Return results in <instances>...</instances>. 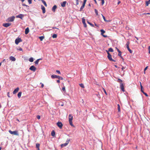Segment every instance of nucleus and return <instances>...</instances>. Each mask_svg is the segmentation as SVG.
Listing matches in <instances>:
<instances>
[{
    "instance_id": "obj_32",
    "label": "nucleus",
    "mask_w": 150,
    "mask_h": 150,
    "mask_svg": "<svg viewBox=\"0 0 150 150\" xmlns=\"http://www.w3.org/2000/svg\"><path fill=\"white\" fill-rule=\"evenodd\" d=\"M29 61L30 62H32L33 61V57L30 58L29 59Z\"/></svg>"
},
{
    "instance_id": "obj_26",
    "label": "nucleus",
    "mask_w": 150,
    "mask_h": 150,
    "mask_svg": "<svg viewBox=\"0 0 150 150\" xmlns=\"http://www.w3.org/2000/svg\"><path fill=\"white\" fill-rule=\"evenodd\" d=\"M42 2L43 3L44 5L45 6L47 7V5L46 3V2L44 0H42Z\"/></svg>"
},
{
    "instance_id": "obj_43",
    "label": "nucleus",
    "mask_w": 150,
    "mask_h": 150,
    "mask_svg": "<svg viewBox=\"0 0 150 150\" xmlns=\"http://www.w3.org/2000/svg\"><path fill=\"white\" fill-rule=\"evenodd\" d=\"M32 0H28V1L29 4H30L32 3Z\"/></svg>"
},
{
    "instance_id": "obj_47",
    "label": "nucleus",
    "mask_w": 150,
    "mask_h": 150,
    "mask_svg": "<svg viewBox=\"0 0 150 150\" xmlns=\"http://www.w3.org/2000/svg\"><path fill=\"white\" fill-rule=\"evenodd\" d=\"M103 88V90L104 91V92L105 93V94L106 95H107V93L106 91Z\"/></svg>"
},
{
    "instance_id": "obj_51",
    "label": "nucleus",
    "mask_w": 150,
    "mask_h": 150,
    "mask_svg": "<svg viewBox=\"0 0 150 150\" xmlns=\"http://www.w3.org/2000/svg\"><path fill=\"white\" fill-rule=\"evenodd\" d=\"M143 15L150 14V13H143Z\"/></svg>"
},
{
    "instance_id": "obj_39",
    "label": "nucleus",
    "mask_w": 150,
    "mask_h": 150,
    "mask_svg": "<svg viewBox=\"0 0 150 150\" xmlns=\"http://www.w3.org/2000/svg\"><path fill=\"white\" fill-rule=\"evenodd\" d=\"M110 52H113V50L112 48H110L108 50V51Z\"/></svg>"
},
{
    "instance_id": "obj_34",
    "label": "nucleus",
    "mask_w": 150,
    "mask_h": 150,
    "mask_svg": "<svg viewBox=\"0 0 150 150\" xmlns=\"http://www.w3.org/2000/svg\"><path fill=\"white\" fill-rule=\"evenodd\" d=\"M57 35L56 34H54L53 35L52 37L53 38H56L57 37Z\"/></svg>"
},
{
    "instance_id": "obj_11",
    "label": "nucleus",
    "mask_w": 150,
    "mask_h": 150,
    "mask_svg": "<svg viewBox=\"0 0 150 150\" xmlns=\"http://www.w3.org/2000/svg\"><path fill=\"white\" fill-rule=\"evenodd\" d=\"M29 69L30 70L35 72L36 69V68L34 66H32L30 67Z\"/></svg>"
},
{
    "instance_id": "obj_31",
    "label": "nucleus",
    "mask_w": 150,
    "mask_h": 150,
    "mask_svg": "<svg viewBox=\"0 0 150 150\" xmlns=\"http://www.w3.org/2000/svg\"><path fill=\"white\" fill-rule=\"evenodd\" d=\"M117 108L118 112H120V107L119 104L117 105Z\"/></svg>"
},
{
    "instance_id": "obj_44",
    "label": "nucleus",
    "mask_w": 150,
    "mask_h": 150,
    "mask_svg": "<svg viewBox=\"0 0 150 150\" xmlns=\"http://www.w3.org/2000/svg\"><path fill=\"white\" fill-rule=\"evenodd\" d=\"M88 22V23L89 24H90V25H91L92 26L94 27V25H93L91 23H90L89 22Z\"/></svg>"
},
{
    "instance_id": "obj_52",
    "label": "nucleus",
    "mask_w": 150,
    "mask_h": 150,
    "mask_svg": "<svg viewBox=\"0 0 150 150\" xmlns=\"http://www.w3.org/2000/svg\"><path fill=\"white\" fill-rule=\"evenodd\" d=\"M59 105H60L61 106H63L64 105V104L63 103H62L61 104H60V103H59Z\"/></svg>"
},
{
    "instance_id": "obj_1",
    "label": "nucleus",
    "mask_w": 150,
    "mask_h": 150,
    "mask_svg": "<svg viewBox=\"0 0 150 150\" xmlns=\"http://www.w3.org/2000/svg\"><path fill=\"white\" fill-rule=\"evenodd\" d=\"M73 119V116L71 114H69V123L70 125L74 127L73 125V124L72 120Z\"/></svg>"
},
{
    "instance_id": "obj_45",
    "label": "nucleus",
    "mask_w": 150,
    "mask_h": 150,
    "mask_svg": "<svg viewBox=\"0 0 150 150\" xmlns=\"http://www.w3.org/2000/svg\"><path fill=\"white\" fill-rule=\"evenodd\" d=\"M56 72L57 73H58V74H61V73H60V71H59V70H56Z\"/></svg>"
},
{
    "instance_id": "obj_30",
    "label": "nucleus",
    "mask_w": 150,
    "mask_h": 150,
    "mask_svg": "<svg viewBox=\"0 0 150 150\" xmlns=\"http://www.w3.org/2000/svg\"><path fill=\"white\" fill-rule=\"evenodd\" d=\"M79 85L81 87L83 88H84L85 87L83 84V83L79 84Z\"/></svg>"
},
{
    "instance_id": "obj_3",
    "label": "nucleus",
    "mask_w": 150,
    "mask_h": 150,
    "mask_svg": "<svg viewBox=\"0 0 150 150\" xmlns=\"http://www.w3.org/2000/svg\"><path fill=\"white\" fill-rule=\"evenodd\" d=\"M93 96L96 100H99L100 98V95L98 92L97 93L94 94Z\"/></svg>"
},
{
    "instance_id": "obj_58",
    "label": "nucleus",
    "mask_w": 150,
    "mask_h": 150,
    "mask_svg": "<svg viewBox=\"0 0 150 150\" xmlns=\"http://www.w3.org/2000/svg\"><path fill=\"white\" fill-rule=\"evenodd\" d=\"M9 92H8V93H7V95H8V96L9 97H10V96H9Z\"/></svg>"
},
{
    "instance_id": "obj_22",
    "label": "nucleus",
    "mask_w": 150,
    "mask_h": 150,
    "mask_svg": "<svg viewBox=\"0 0 150 150\" xmlns=\"http://www.w3.org/2000/svg\"><path fill=\"white\" fill-rule=\"evenodd\" d=\"M57 8V6L56 5H54L52 8V11H53L54 12L55 10V9H56Z\"/></svg>"
},
{
    "instance_id": "obj_7",
    "label": "nucleus",
    "mask_w": 150,
    "mask_h": 150,
    "mask_svg": "<svg viewBox=\"0 0 150 150\" xmlns=\"http://www.w3.org/2000/svg\"><path fill=\"white\" fill-rule=\"evenodd\" d=\"M15 18V17L14 16H12L8 18L6 21L8 22H12L14 20Z\"/></svg>"
},
{
    "instance_id": "obj_63",
    "label": "nucleus",
    "mask_w": 150,
    "mask_h": 150,
    "mask_svg": "<svg viewBox=\"0 0 150 150\" xmlns=\"http://www.w3.org/2000/svg\"><path fill=\"white\" fill-rule=\"evenodd\" d=\"M16 120L17 121H18L19 122H20L19 120L18 119H16Z\"/></svg>"
},
{
    "instance_id": "obj_9",
    "label": "nucleus",
    "mask_w": 150,
    "mask_h": 150,
    "mask_svg": "<svg viewBox=\"0 0 150 150\" xmlns=\"http://www.w3.org/2000/svg\"><path fill=\"white\" fill-rule=\"evenodd\" d=\"M129 41H128L127 43H126V47L127 48L128 50L129 51L130 53H132V50L130 49L129 47Z\"/></svg>"
},
{
    "instance_id": "obj_27",
    "label": "nucleus",
    "mask_w": 150,
    "mask_h": 150,
    "mask_svg": "<svg viewBox=\"0 0 150 150\" xmlns=\"http://www.w3.org/2000/svg\"><path fill=\"white\" fill-rule=\"evenodd\" d=\"M44 38V37L43 36H40L39 37V38L40 40V41H42Z\"/></svg>"
},
{
    "instance_id": "obj_13",
    "label": "nucleus",
    "mask_w": 150,
    "mask_h": 150,
    "mask_svg": "<svg viewBox=\"0 0 150 150\" xmlns=\"http://www.w3.org/2000/svg\"><path fill=\"white\" fill-rule=\"evenodd\" d=\"M11 23H6L3 24V26L5 27H8L11 25Z\"/></svg>"
},
{
    "instance_id": "obj_2",
    "label": "nucleus",
    "mask_w": 150,
    "mask_h": 150,
    "mask_svg": "<svg viewBox=\"0 0 150 150\" xmlns=\"http://www.w3.org/2000/svg\"><path fill=\"white\" fill-rule=\"evenodd\" d=\"M8 132L11 134L17 136H19V135L18 132L16 130L13 131H12L11 130H9Z\"/></svg>"
},
{
    "instance_id": "obj_19",
    "label": "nucleus",
    "mask_w": 150,
    "mask_h": 150,
    "mask_svg": "<svg viewBox=\"0 0 150 150\" xmlns=\"http://www.w3.org/2000/svg\"><path fill=\"white\" fill-rule=\"evenodd\" d=\"M9 59H10V60H11L13 61H15V60H16L15 58L14 57L12 56H11L9 57Z\"/></svg>"
},
{
    "instance_id": "obj_54",
    "label": "nucleus",
    "mask_w": 150,
    "mask_h": 150,
    "mask_svg": "<svg viewBox=\"0 0 150 150\" xmlns=\"http://www.w3.org/2000/svg\"><path fill=\"white\" fill-rule=\"evenodd\" d=\"M148 66L146 67L144 69V71H145L148 68Z\"/></svg>"
},
{
    "instance_id": "obj_25",
    "label": "nucleus",
    "mask_w": 150,
    "mask_h": 150,
    "mask_svg": "<svg viewBox=\"0 0 150 150\" xmlns=\"http://www.w3.org/2000/svg\"><path fill=\"white\" fill-rule=\"evenodd\" d=\"M42 59H37L35 62V64H38V62H39V60H41Z\"/></svg>"
},
{
    "instance_id": "obj_57",
    "label": "nucleus",
    "mask_w": 150,
    "mask_h": 150,
    "mask_svg": "<svg viewBox=\"0 0 150 150\" xmlns=\"http://www.w3.org/2000/svg\"><path fill=\"white\" fill-rule=\"evenodd\" d=\"M116 48L117 49V51L118 52H120V51L119 50V49L117 47H116Z\"/></svg>"
},
{
    "instance_id": "obj_29",
    "label": "nucleus",
    "mask_w": 150,
    "mask_h": 150,
    "mask_svg": "<svg viewBox=\"0 0 150 150\" xmlns=\"http://www.w3.org/2000/svg\"><path fill=\"white\" fill-rule=\"evenodd\" d=\"M86 1H87V0H83V5L82 6H83L84 7L85 6V4H86Z\"/></svg>"
},
{
    "instance_id": "obj_6",
    "label": "nucleus",
    "mask_w": 150,
    "mask_h": 150,
    "mask_svg": "<svg viewBox=\"0 0 150 150\" xmlns=\"http://www.w3.org/2000/svg\"><path fill=\"white\" fill-rule=\"evenodd\" d=\"M22 41V40L21 38H18L15 40V43L16 44L18 45L20 42Z\"/></svg>"
},
{
    "instance_id": "obj_15",
    "label": "nucleus",
    "mask_w": 150,
    "mask_h": 150,
    "mask_svg": "<svg viewBox=\"0 0 150 150\" xmlns=\"http://www.w3.org/2000/svg\"><path fill=\"white\" fill-rule=\"evenodd\" d=\"M100 32H101V34L102 35V36L105 38H106L107 37V36L106 35H103V34L105 33V31L103 29L100 30Z\"/></svg>"
},
{
    "instance_id": "obj_36",
    "label": "nucleus",
    "mask_w": 150,
    "mask_h": 150,
    "mask_svg": "<svg viewBox=\"0 0 150 150\" xmlns=\"http://www.w3.org/2000/svg\"><path fill=\"white\" fill-rule=\"evenodd\" d=\"M39 146H40V144H38V143L36 144V148H37L38 149L39 148Z\"/></svg>"
},
{
    "instance_id": "obj_50",
    "label": "nucleus",
    "mask_w": 150,
    "mask_h": 150,
    "mask_svg": "<svg viewBox=\"0 0 150 150\" xmlns=\"http://www.w3.org/2000/svg\"><path fill=\"white\" fill-rule=\"evenodd\" d=\"M40 84H41V87L43 88L44 86V85L42 83H40Z\"/></svg>"
},
{
    "instance_id": "obj_40",
    "label": "nucleus",
    "mask_w": 150,
    "mask_h": 150,
    "mask_svg": "<svg viewBox=\"0 0 150 150\" xmlns=\"http://www.w3.org/2000/svg\"><path fill=\"white\" fill-rule=\"evenodd\" d=\"M149 4V3L148 2H147V1H146V6H148Z\"/></svg>"
},
{
    "instance_id": "obj_14",
    "label": "nucleus",
    "mask_w": 150,
    "mask_h": 150,
    "mask_svg": "<svg viewBox=\"0 0 150 150\" xmlns=\"http://www.w3.org/2000/svg\"><path fill=\"white\" fill-rule=\"evenodd\" d=\"M24 15L23 14H20L19 15L16 16V18H19L22 19H23V18L24 17Z\"/></svg>"
},
{
    "instance_id": "obj_16",
    "label": "nucleus",
    "mask_w": 150,
    "mask_h": 150,
    "mask_svg": "<svg viewBox=\"0 0 150 150\" xmlns=\"http://www.w3.org/2000/svg\"><path fill=\"white\" fill-rule=\"evenodd\" d=\"M82 22L83 23L84 25V27L86 28V27L87 25H86V23H85V19L84 18H82Z\"/></svg>"
},
{
    "instance_id": "obj_61",
    "label": "nucleus",
    "mask_w": 150,
    "mask_h": 150,
    "mask_svg": "<svg viewBox=\"0 0 150 150\" xmlns=\"http://www.w3.org/2000/svg\"><path fill=\"white\" fill-rule=\"evenodd\" d=\"M135 38H136V39H137V40H138V38L137 37H135Z\"/></svg>"
},
{
    "instance_id": "obj_48",
    "label": "nucleus",
    "mask_w": 150,
    "mask_h": 150,
    "mask_svg": "<svg viewBox=\"0 0 150 150\" xmlns=\"http://www.w3.org/2000/svg\"><path fill=\"white\" fill-rule=\"evenodd\" d=\"M37 118L38 119H40V115H38L37 116Z\"/></svg>"
},
{
    "instance_id": "obj_28",
    "label": "nucleus",
    "mask_w": 150,
    "mask_h": 150,
    "mask_svg": "<svg viewBox=\"0 0 150 150\" xmlns=\"http://www.w3.org/2000/svg\"><path fill=\"white\" fill-rule=\"evenodd\" d=\"M140 86H141V91L143 93V92H144L143 90V87L142 86L141 82H140Z\"/></svg>"
},
{
    "instance_id": "obj_21",
    "label": "nucleus",
    "mask_w": 150,
    "mask_h": 150,
    "mask_svg": "<svg viewBox=\"0 0 150 150\" xmlns=\"http://www.w3.org/2000/svg\"><path fill=\"white\" fill-rule=\"evenodd\" d=\"M66 3V1H64L62 3H61V6L62 7H64L65 6Z\"/></svg>"
},
{
    "instance_id": "obj_8",
    "label": "nucleus",
    "mask_w": 150,
    "mask_h": 150,
    "mask_svg": "<svg viewBox=\"0 0 150 150\" xmlns=\"http://www.w3.org/2000/svg\"><path fill=\"white\" fill-rule=\"evenodd\" d=\"M70 141L69 139H67V140L66 141V142L65 143L63 144H61V146L62 148L63 147L65 146H67L68 144H69V142Z\"/></svg>"
},
{
    "instance_id": "obj_38",
    "label": "nucleus",
    "mask_w": 150,
    "mask_h": 150,
    "mask_svg": "<svg viewBox=\"0 0 150 150\" xmlns=\"http://www.w3.org/2000/svg\"><path fill=\"white\" fill-rule=\"evenodd\" d=\"M101 15H102V17L104 20V21H105V22H108V21L106 20V19H105V17L102 15V14H101Z\"/></svg>"
},
{
    "instance_id": "obj_24",
    "label": "nucleus",
    "mask_w": 150,
    "mask_h": 150,
    "mask_svg": "<svg viewBox=\"0 0 150 150\" xmlns=\"http://www.w3.org/2000/svg\"><path fill=\"white\" fill-rule=\"evenodd\" d=\"M22 94V92H19L18 94V96L19 98H20Z\"/></svg>"
},
{
    "instance_id": "obj_46",
    "label": "nucleus",
    "mask_w": 150,
    "mask_h": 150,
    "mask_svg": "<svg viewBox=\"0 0 150 150\" xmlns=\"http://www.w3.org/2000/svg\"><path fill=\"white\" fill-rule=\"evenodd\" d=\"M76 2V5H77L79 4V0H75Z\"/></svg>"
},
{
    "instance_id": "obj_60",
    "label": "nucleus",
    "mask_w": 150,
    "mask_h": 150,
    "mask_svg": "<svg viewBox=\"0 0 150 150\" xmlns=\"http://www.w3.org/2000/svg\"><path fill=\"white\" fill-rule=\"evenodd\" d=\"M19 50H20V51H22V49L21 48H19Z\"/></svg>"
},
{
    "instance_id": "obj_49",
    "label": "nucleus",
    "mask_w": 150,
    "mask_h": 150,
    "mask_svg": "<svg viewBox=\"0 0 150 150\" xmlns=\"http://www.w3.org/2000/svg\"><path fill=\"white\" fill-rule=\"evenodd\" d=\"M84 8V7L81 6V8H80V11H81L82 9H83V8Z\"/></svg>"
},
{
    "instance_id": "obj_10",
    "label": "nucleus",
    "mask_w": 150,
    "mask_h": 150,
    "mask_svg": "<svg viewBox=\"0 0 150 150\" xmlns=\"http://www.w3.org/2000/svg\"><path fill=\"white\" fill-rule=\"evenodd\" d=\"M120 88L122 91L123 92L125 91L124 89V85L122 83H120Z\"/></svg>"
},
{
    "instance_id": "obj_35",
    "label": "nucleus",
    "mask_w": 150,
    "mask_h": 150,
    "mask_svg": "<svg viewBox=\"0 0 150 150\" xmlns=\"http://www.w3.org/2000/svg\"><path fill=\"white\" fill-rule=\"evenodd\" d=\"M118 55L119 56H120L121 57V58L122 59H123V58L121 56V52H118Z\"/></svg>"
},
{
    "instance_id": "obj_55",
    "label": "nucleus",
    "mask_w": 150,
    "mask_h": 150,
    "mask_svg": "<svg viewBox=\"0 0 150 150\" xmlns=\"http://www.w3.org/2000/svg\"><path fill=\"white\" fill-rule=\"evenodd\" d=\"M22 5H23V6H26V7L28 6L27 5H25V4H22Z\"/></svg>"
},
{
    "instance_id": "obj_62",
    "label": "nucleus",
    "mask_w": 150,
    "mask_h": 150,
    "mask_svg": "<svg viewBox=\"0 0 150 150\" xmlns=\"http://www.w3.org/2000/svg\"><path fill=\"white\" fill-rule=\"evenodd\" d=\"M95 2V3H96V4H97V2L96 1V0H94Z\"/></svg>"
},
{
    "instance_id": "obj_33",
    "label": "nucleus",
    "mask_w": 150,
    "mask_h": 150,
    "mask_svg": "<svg viewBox=\"0 0 150 150\" xmlns=\"http://www.w3.org/2000/svg\"><path fill=\"white\" fill-rule=\"evenodd\" d=\"M117 82L120 83H122V80L120 79H117Z\"/></svg>"
},
{
    "instance_id": "obj_37",
    "label": "nucleus",
    "mask_w": 150,
    "mask_h": 150,
    "mask_svg": "<svg viewBox=\"0 0 150 150\" xmlns=\"http://www.w3.org/2000/svg\"><path fill=\"white\" fill-rule=\"evenodd\" d=\"M95 13H96L97 16L98 15V11L96 9H95Z\"/></svg>"
},
{
    "instance_id": "obj_12",
    "label": "nucleus",
    "mask_w": 150,
    "mask_h": 150,
    "mask_svg": "<svg viewBox=\"0 0 150 150\" xmlns=\"http://www.w3.org/2000/svg\"><path fill=\"white\" fill-rule=\"evenodd\" d=\"M57 125L60 128L62 129L63 126V124L61 122H58L57 123Z\"/></svg>"
},
{
    "instance_id": "obj_4",
    "label": "nucleus",
    "mask_w": 150,
    "mask_h": 150,
    "mask_svg": "<svg viewBox=\"0 0 150 150\" xmlns=\"http://www.w3.org/2000/svg\"><path fill=\"white\" fill-rule=\"evenodd\" d=\"M107 54H108V59L110 61L115 62V61L112 59V56L109 53V52L107 51Z\"/></svg>"
},
{
    "instance_id": "obj_53",
    "label": "nucleus",
    "mask_w": 150,
    "mask_h": 150,
    "mask_svg": "<svg viewBox=\"0 0 150 150\" xmlns=\"http://www.w3.org/2000/svg\"><path fill=\"white\" fill-rule=\"evenodd\" d=\"M149 50V52L150 54V46L148 48Z\"/></svg>"
},
{
    "instance_id": "obj_42",
    "label": "nucleus",
    "mask_w": 150,
    "mask_h": 150,
    "mask_svg": "<svg viewBox=\"0 0 150 150\" xmlns=\"http://www.w3.org/2000/svg\"><path fill=\"white\" fill-rule=\"evenodd\" d=\"M143 94H144V95H145L146 96V97H148V95H147V94L146 93L144 92H143Z\"/></svg>"
},
{
    "instance_id": "obj_41",
    "label": "nucleus",
    "mask_w": 150,
    "mask_h": 150,
    "mask_svg": "<svg viewBox=\"0 0 150 150\" xmlns=\"http://www.w3.org/2000/svg\"><path fill=\"white\" fill-rule=\"evenodd\" d=\"M62 90L65 92L66 91L65 87L64 86L62 88Z\"/></svg>"
},
{
    "instance_id": "obj_64",
    "label": "nucleus",
    "mask_w": 150,
    "mask_h": 150,
    "mask_svg": "<svg viewBox=\"0 0 150 150\" xmlns=\"http://www.w3.org/2000/svg\"><path fill=\"white\" fill-rule=\"evenodd\" d=\"M147 1L150 4V0H149L148 1Z\"/></svg>"
},
{
    "instance_id": "obj_59",
    "label": "nucleus",
    "mask_w": 150,
    "mask_h": 150,
    "mask_svg": "<svg viewBox=\"0 0 150 150\" xmlns=\"http://www.w3.org/2000/svg\"><path fill=\"white\" fill-rule=\"evenodd\" d=\"M57 82L58 83H59L60 82V81L59 80H57Z\"/></svg>"
},
{
    "instance_id": "obj_17",
    "label": "nucleus",
    "mask_w": 150,
    "mask_h": 150,
    "mask_svg": "<svg viewBox=\"0 0 150 150\" xmlns=\"http://www.w3.org/2000/svg\"><path fill=\"white\" fill-rule=\"evenodd\" d=\"M19 88L18 87L17 88H16L14 91H13V94H15L16 93H17L19 91Z\"/></svg>"
},
{
    "instance_id": "obj_5",
    "label": "nucleus",
    "mask_w": 150,
    "mask_h": 150,
    "mask_svg": "<svg viewBox=\"0 0 150 150\" xmlns=\"http://www.w3.org/2000/svg\"><path fill=\"white\" fill-rule=\"evenodd\" d=\"M51 77L52 79L58 78L61 80H62L63 79L62 77L59 76H57L56 75H52L51 76Z\"/></svg>"
},
{
    "instance_id": "obj_56",
    "label": "nucleus",
    "mask_w": 150,
    "mask_h": 150,
    "mask_svg": "<svg viewBox=\"0 0 150 150\" xmlns=\"http://www.w3.org/2000/svg\"><path fill=\"white\" fill-rule=\"evenodd\" d=\"M125 67L122 66V70H123L124 69H125Z\"/></svg>"
},
{
    "instance_id": "obj_20",
    "label": "nucleus",
    "mask_w": 150,
    "mask_h": 150,
    "mask_svg": "<svg viewBox=\"0 0 150 150\" xmlns=\"http://www.w3.org/2000/svg\"><path fill=\"white\" fill-rule=\"evenodd\" d=\"M29 30L28 28H27L25 30V34H27L29 32Z\"/></svg>"
},
{
    "instance_id": "obj_18",
    "label": "nucleus",
    "mask_w": 150,
    "mask_h": 150,
    "mask_svg": "<svg viewBox=\"0 0 150 150\" xmlns=\"http://www.w3.org/2000/svg\"><path fill=\"white\" fill-rule=\"evenodd\" d=\"M41 9L42 10V12L43 13H44L45 12V8L44 6L42 5L41 6Z\"/></svg>"
},
{
    "instance_id": "obj_23",
    "label": "nucleus",
    "mask_w": 150,
    "mask_h": 150,
    "mask_svg": "<svg viewBox=\"0 0 150 150\" xmlns=\"http://www.w3.org/2000/svg\"><path fill=\"white\" fill-rule=\"evenodd\" d=\"M55 133L54 131L53 130L52 131L51 134V135L53 137H54L55 135Z\"/></svg>"
}]
</instances>
